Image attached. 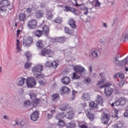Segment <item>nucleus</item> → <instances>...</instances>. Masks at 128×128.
Returning <instances> with one entry per match:
<instances>
[{"label":"nucleus","mask_w":128,"mask_h":128,"mask_svg":"<svg viewBox=\"0 0 128 128\" xmlns=\"http://www.w3.org/2000/svg\"><path fill=\"white\" fill-rule=\"evenodd\" d=\"M20 30H18L16 31V34H17V36H20Z\"/></svg>","instance_id":"69168bd1"},{"label":"nucleus","mask_w":128,"mask_h":128,"mask_svg":"<svg viewBox=\"0 0 128 128\" xmlns=\"http://www.w3.org/2000/svg\"><path fill=\"white\" fill-rule=\"evenodd\" d=\"M108 86H112V83L110 82H105L102 86H100V88H105L104 90V94L106 96L110 97L112 94V92H114V90L112 88L110 87H108Z\"/></svg>","instance_id":"7ed1b4c3"},{"label":"nucleus","mask_w":128,"mask_h":128,"mask_svg":"<svg viewBox=\"0 0 128 128\" xmlns=\"http://www.w3.org/2000/svg\"><path fill=\"white\" fill-rule=\"evenodd\" d=\"M42 34H44L42 30H36L34 31V34L37 38H40L42 36Z\"/></svg>","instance_id":"5701e85b"},{"label":"nucleus","mask_w":128,"mask_h":128,"mask_svg":"<svg viewBox=\"0 0 128 128\" xmlns=\"http://www.w3.org/2000/svg\"><path fill=\"white\" fill-rule=\"evenodd\" d=\"M16 50L18 52L20 50V40H16Z\"/></svg>","instance_id":"de8ad7c7"},{"label":"nucleus","mask_w":128,"mask_h":128,"mask_svg":"<svg viewBox=\"0 0 128 128\" xmlns=\"http://www.w3.org/2000/svg\"><path fill=\"white\" fill-rule=\"evenodd\" d=\"M122 40L123 42L128 41V34H124L122 35Z\"/></svg>","instance_id":"4c0bfd02"},{"label":"nucleus","mask_w":128,"mask_h":128,"mask_svg":"<svg viewBox=\"0 0 128 128\" xmlns=\"http://www.w3.org/2000/svg\"><path fill=\"white\" fill-rule=\"evenodd\" d=\"M94 6H96V8H100V2H98V0H96V4L94 5Z\"/></svg>","instance_id":"603ef678"},{"label":"nucleus","mask_w":128,"mask_h":128,"mask_svg":"<svg viewBox=\"0 0 128 128\" xmlns=\"http://www.w3.org/2000/svg\"><path fill=\"white\" fill-rule=\"evenodd\" d=\"M114 78H118V72L117 74H116L114 76Z\"/></svg>","instance_id":"0e129e2a"},{"label":"nucleus","mask_w":128,"mask_h":128,"mask_svg":"<svg viewBox=\"0 0 128 128\" xmlns=\"http://www.w3.org/2000/svg\"><path fill=\"white\" fill-rule=\"evenodd\" d=\"M110 114H104L102 120V124H108V122H110Z\"/></svg>","instance_id":"9b49d317"},{"label":"nucleus","mask_w":128,"mask_h":128,"mask_svg":"<svg viewBox=\"0 0 128 128\" xmlns=\"http://www.w3.org/2000/svg\"><path fill=\"white\" fill-rule=\"evenodd\" d=\"M52 13L51 11H47L46 14V18H48V20H50V18H52Z\"/></svg>","instance_id":"72a5a7b5"},{"label":"nucleus","mask_w":128,"mask_h":128,"mask_svg":"<svg viewBox=\"0 0 128 128\" xmlns=\"http://www.w3.org/2000/svg\"><path fill=\"white\" fill-rule=\"evenodd\" d=\"M44 70V66L42 65H37L32 68L33 74L36 78H44V74H37V72H42Z\"/></svg>","instance_id":"f257e3e1"},{"label":"nucleus","mask_w":128,"mask_h":128,"mask_svg":"<svg viewBox=\"0 0 128 128\" xmlns=\"http://www.w3.org/2000/svg\"><path fill=\"white\" fill-rule=\"evenodd\" d=\"M86 116L90 120V122H92L94 118V115L92 112H88V114H86Z\"/></svg>","instance_id":"4be33fe9"},{"label":"nucleus","mask_w":128,"mask_h":128,"mask_svg":"<svg viewBox=\"0 0 128 128\" xmlns=\"http://www.w3.org/2000/svg\"><path fill=\"white\" fill-rule=\"evenodd\" d=\"M119 102H120V106H124L126 102V100L124 98H120Z\"/></svg>","instance_id":"7c9ffc66"},{"label":"nucleus","mask_w":128,"mask_h":128,"mask_svg":"<svg viewBox=\"0 0 128 128\" xmlns=\"http://www.w3.org/2000/svg\"><path fill=\"white\" fill-rule=\"evenodd\" d=\"M26 84L29 88H32L36 85V79L32 77H28L26 79Z\"/></svg>","instance_id":"39448f33"},{"label":"nucleus","mask_w":128,"mask_h":128,"mask_svg":"<svg viewBox=\"0 0 128 128\" xmlns=\"http://www.w3.org/2000/svg\"><path fill=\"white\" fill-rule=\"evenodd\" d=\"M114 104L116 106H120L119 98L114 102Z\"/></svg>","instance_id":"5fc2aeb1"},{"label":"nucleus","mask_w":128,"mask_h":128,"mask_svg":"<svg viewBox=\"0 0 128 128\" xmlns=\"http://www.w3.org/2000/svg\"><path fill=\"white\" fill-rule=\"evenodd\" d=\"M24 106H32V102L30 101L27 100L24 102Z\"/></svg>","instance_id":"37998d69"},{"label":"nucleus","mask_w":128,"mask_h":128,"mask_svg":"<svg viewBox=\"0 0 128 128\" xmlns=\"http://www.w3.org/2000/svg\"><path fill=\"white\" fill-rule=\"evenodd\" d=\"M45 64L46 68L51 67L54 68H56L58 66V63H56V61H54L53 62H52L50 61H47Z\"/></svg>","instance_id":"9d476101"},{"label":"nucleus","mask_w":128,"mask_h":128,"mask_svg":"<svg viewBox=\"0 0 128 128\" xmlns=\"http://www.w3.org/2000/svg\"><path fill=\"white\" fill-rule=\"evenodd\" d=\"M118 78H124V74L118 72Z\"/></svg>","instance_id":"6e6d98bb"},{"label":"nucleus","mask_w":128,"mask_h":128,"mask_svg":"<svg viewBox=\"0 0 128 128\" xmlns=\"http://www.w3.org/2000/svg\"><path fill=\"white\" fill-rule=\"evenodd\" d=\"M26 16L24 14H20L19 15V20L20 22H24L26 20Z\"/></svg>","instance_id":"c756f323"},{"label":"nucleus","mask_w":128,"mask_h":128,"mask_svg":"<svg viewBox=\"0 0 128 128\" xmlns=\"http://www.w3.org/2000/svg\"><path fill=\"white\" fill-rule=\"evenodd\" d=\"M124 116L126 118H128V110H126V112H124Z\"/></svg>","instance_id":"bf43d9fd"},{"label":"nucleus","mask_w":128,"mask_h":128,"mask_svg":"<svg viewBox=\"0 0 128 128\" xmlns=\"http://www.w3.org/2000/svg\"><path fill=\"white\" fill-rule=\"evenodd\" d=\"M29 96L31 100H36V94L34 93H30Z\"/></svg>","instance_id":"c03bdc74"},{"label":"nucleus","mask_w":128,"mask_h":128,"mask_svg":"<svg viewBox=\"0 0 128 128\" xmlns=\"http://www.w3.org/2000/svg\"><path fill=\"white\" fill-rule=\"evenodd\" d=\"M32 66V63L29 62H26L24 64V68H30Z\"/></svg>","instance_id":"a18cd8bd"},{"label":"nucleus","mask_w":128,"mask_h":128,"mask_svg":"<svg viewBox=\"0 0 128 128\" xmlns=\"http://www.w3.org/2000/svg\"><path fill=\"white\" fill-rule=\"evenodd\" d=\"M0 4L3 6H8L10 4V2L8 0H2Z\"/></svg>","instance_id":"412c9836"},{"label":"nucleus","mask_w":128,"mask_h":128,"mask_svg":"<svg viewBox=\"0 0 128 128\" xmlns=\"http://www.w3.org/2000/svg\"><path fill=\"white\" fill-rule=\"evenodd\" d=\"M36 20L33 19L32 20H30L27 24V26L29 28L34 29L36 28L37 24Z\"/></svg>","instance_id":"6e6552de"},{"label":"nucleus","mask_w":128,"mask_h":128,"mask_svg":"<svg viewBox=\"0 0 128 128\" xmlns=\"http://www.w3.org/2000/svg\"><path fill=\"white\" fill-rule=\"evenodd\" d=\"M84 82H85V84H90V82H92V80L90 78H87L86 79H84Z\"/></svg>","instance_id":"3c124183"},{"label":"nucleus","mask_w":128,"mask_h":128,"mask_svg":"<svg viewBox=\"0 0 128 128\" xmlns=\"http://www.w3.org/2000/svg\"><path fill=\"white\" fill-rule=\"evenodd\" d=\"M102 26H104V28H108V25H106V23L102 22Z\"/></svg>","instance_id":"338daca9"},{"label":"nucleus","mask_w":128,"mask_h":128,"mask_svg":"<svg viewBox=\"0 0 128 128\" xmlns=\"http://www.w3.org/2000/svg\"><path fill=\"white\" fill-rule=\"evenodd\" d=\"M63 84H68L70 82V79L68 76L63 78L62 80Z\"/></svg>","instance_id":"a211bd4d"},{"label":"nucleus","mask_w":128,"mask_h":128,"mask_svg":"<svg viewBox=\"0 0 128 128\" xmlns=\"http://www.w3.org/2000/svg\"><path fill=\"white\" fill-rule=\"evenodd\" d=\"M47 116H48V120H50V118H52V114H48Z\"/></svg>","instance_id":"13d9d810"},{"label":"nucleus","mask_w":128,"mask_h":128,"mask_svg":"<svg viewBox=\"0 0 128 128\" xmlns=\"http://www.w3.org/2000/svg\"><path fill=\"white\" fill-rule=\"evenodd\" d=\"M128 56L120 61L118 60L120 58V55L117 54L113 58V64L116 66H120V68H122L124 66H126V64H128Z\"/></svg>","instance_id":"f03ea898"},{"label":"nucleus","mask_w":128,"mask_h":128,"mask_svg":"<svg viewBox=\"0 0 128 128\" xmlns=\"http://www.w3.org/2000/svg\"><path fill=\"white\" fill-rule=\"evenodd\" d=\"M67 116H68V118L70 120L74 116V113L72 111L69 112L67 113Z\"/></svg>","instance_id":"e433bc0d"},{"label":"nucleus","mask_w":128,"mask_h":128,"mask_svg":"<svg viewBox=\"0 0 128 128\" xmlns=\"http://www.w3.org/2000/svg\"><path fill=\"white\" fill-rule=\"evenodd\" d=\"M6 6H4L2 5V6L0 7V11L1 12H6Z\"/></svg>","instance_id":"09e8293b"},{"label":"nucleus","mask_w":128,"mask_h":128,"mask_svg":"<svg viewBox=\"0 0 128 128\" xmlns=\"http://www.w3.org/2000/svg\"><path fill=\"white\" fill-rule=\"evenodd\" d=\"M64 12H72L73 8L72 7H70V6H64Z\"/></svg>","instance_id":"c9c22d12"},{"label":"nucleus","mask_w":128,"mask_h":128,"mask_svg":"<svg viewBox=\"0 0 128 128\" xmlns=\"http://www.w3.org/2000/svg\"><path fill=\"white\" fill-rule=\"evenodd\" d=\"M68 104L63 105L60 108V110H62V112H64L66 110H68Z\"/></svg>","instance_id":"a19ab883"},{"label":"nucleus","mask_w":128,"mask_h":128,"mask_svg":"<svg viewBox=\"0 0 128 128\" xmlns=\"http://www.w3.org/2000/svg\"><path fill=\"white\" fill-rule=\"evenodd\" d=\"M64 32L65 34H70V36H72V34H74V30H72L67 27H65Z\"/></svg>","instance_id":"393cba45"},{"label":"nucleus","mask_w":128,"mask_h":128,"mask_svg":"<svg viewBox=\"0 0 128 128\" xmlns=\"http://www.w3.org/2000/svg\"><path fill=\"white\" fill-rule=\"evenodd\" d=\"M20 126H24V121H21L20 123Z\"/></svg>","instance_id":"e2e57ef3"},{"label":"nucleus","mask_w":128,"mask_h":128,"mask_svg":"<svg viewBox=\"0 0 128 128\" xmlns=\"http://www.w3.org/2000/svg\"><path fill=\"white\" fill-rule=\"evenodd\" d=\"M36 46L37 48L39 49L42 48H44V44L41 40H38L36 42Z\"/></svg>","instance_id":"473e14b6"},{"label":"nucleus","mask_w":128,"mask_h":128,"mask_svg":"<svg viewBox=\"0 0 128 128\" xmlns=\"http://www.w3.org/2000/svg\"><path fill=\"white\" fill-rule=\"evenodd\" d=\"M68 24L72 28H76V21L74 18H70L68 21Z\"/></svg>","instance_id":"ddd939ff"},{"label":"nucleus","mask_w":128,"mask_h":128,"mask_svg":"<svg viewBox=\"0 0 128 128\" xmlns=\"http://www.w3.org/2000/svg\"><path fill=\"white\" fill-rule=\"evenodd\" d=\"M80 76H82V75H80V74H78V73L75 72L72 74V80H78L80 78Z\"/></svg>","instance_id":"b1692460"},{"label":"nucleus","mask_w":128,"mask_h":128,"mask_svg":"<svg viewBox=\"0 0 128 128\" xmlns=\"http://www.w3.org/2000/svg\"><path fill=\"white\" fill-rule=\"evenodd\" d=\"M60 92L62 94H68L70 92V90L67 86H63L60 89Z\"/></svg>","instance_id":"f8f14e48"},{"label":"nucleus","mask_w":128,"mask_h":128,"mask_svg":"<svg viewBox=\"0 0 128 128\" xmlns=\"http://www.w3.org/2000/svg\"><path fill=\"white\" fill-rule=\"evenodd\" d=\"M40 98H36L32 102V106L35 107L37 104H40Z\"/></svg>","instance_id":"bb28decb"},{"label":"nucleus","mask_w":128,"mask_h":128,"mask_svg":"<svg viewBox=\"0 0 128 128\" xmlns=\"http://www.w3.org/2000/svg\"><path fill=\"white\" fill-rule=\"evenodd\" d=\"M26 79L23 78H20L17 80L18 85L20 86H24V82H26Z\"/></svg>","instance_id":"dca6fc26"},{"label":"nucleus","mask_w":128,"mask_h":128,"mask_svg":"<svg viewBox=\"0 0 128 128\" xmlns=\"http://www.w3.org/2000/svg\"><path fill=\"white\" fill-rule=\"evenodd\" d=\"M32 42H34V40L32 39V38L29 36L27 39L23 40L22 44L24 46H30Z\"/></svg>","instance_id":"423d86ee"},{"label":"nucleus","mask_w":128,"mask_h":128,"mask_svg":"<svg viewBox=\"0 0 128 128\" xmlns=\"http://www.w3.org/2000/svg\"><path fill=\"white\" fill-rule=\"evenodd\" d=\"M58 124V126H66V122L64 120H59Z\"/></svg>","instance_id":"79ce46f5"},{"label":"nucleus","mask_w":128,"mask_h":128,"mask_svg":"<svg viewBox=\"0 0 128 128\" xmlns=\"http://www.w3.org/2000/svg\"><path fill=\"white\" fill-rule=\"evenodd\" d=\"M4 120H10V118L6 115L4 116Z\"/></svg>","instance_id":"680f3d73"},{"label":"nucleus","mask_w":128,"mask_h":128,"mask_svg":"<svg viewBox=\"0 0 128 128\" xmlns=\"http://www.w3.org/2000/svg\"><path fill=\"white\" fill-rule=\"evenodd\" d=\"M38 82L40 86H44L46 82V81H44L42 80H40L38 81Z\"/></svg>","instance_id":"864d4df0"},{"label":"nucleus","mask_w":128,"mask_h":128,"mask_svg":"<svg viewBox=\"0 0 128 128\" xmlns=\"http://www.w3.org/2000/svg\"><path fill=\"white\" fill-rule=\"evenodd\" d=\"M42 32L45 36H48L50 34V28L48 26H44L42 27Z\"/></svg>","instance_id":"4468645a"},{"label":"nucleus","mask_w":128,"mask_h":128,"mask_svg":"<svg viewBox=\"0 0 128 128\" xmlns=\"http://www.w3.org/2000/svg\"><path fill=\"white\" fill-rule=\"evenodd\" d=\"M89 106L92 109H94V108H98L97 103H95L94 101H90L89 102Z\"/></svg>","instance_id":"cd10ccee"},{"label":"nucleus","mask_w":128,"mask_h":128,"mask_svg":"<svg viewBox=\"0 0 128 128\" xmlns=\"http://www.w3.org/2000/svg\"><path fill=\"white\" fill-rule=\"evenodd\" d=\"M52 100L54 102V100H56L60 99V95L58 94H54L52 96Z\"/></svg>","instance_id":"f704fd0d"},{"label":"nucleus","mask_w":128,"mask_h":128,"mask_svg":"<svg viewBox=\"0 0 128 128\" xmlns=\"http://www.w3.org/2000/svg\"><path fill=\"white\" fill-rule=\"evenodd\" d=\"M25 56L28 62H30V60H32V54L28 52H26L25 53Z\"/></svg>","instance_id":"2f4dec72"},{"label":"nucleus","mask_w":128,"mask_h":128,"mask_svg":"<svg viewBox=\"0 0 128 128\" xmlns=\"http://www.w3.org/2000/svg\"><path fill=\"white\" fill-rule=\"evenodd\" d=\"M35 16L36 18H41L44 16V12L42 10H38L36 12Z\"/></svg>","instance_id":"f3484780"},{"label":"nucleus","mask_w":128,"mask_h":128,"mask_svg":"<svg viewBox=\"0 0 128 128\" xmlns=\"http://www.w3.org/2000/svg\"><path fill=\"white\" fill-rule=\"evenodd\" d=\"M81 128H88V126H86L84 125V124H82L81 126Z\"/></svg>","instance_id":"774afa93"},{"label":"nucleus","mask_w":128,"mask_h":128,"mask_svg":"<svg viewBox=\"0 0 128 128\" xmlns=\"http://www.w3.org/2000/svg\"><path fill=\"white\" fill-rule=\"evenodd\" d=\"M30 120L33 122H36L40 118V112L38 111H34L30 116Z\"/></svg>","instance_id":"1a4fd4ad"},{"label":"nucleus","mask_w":128,"mask_h":128,"mask_svg":"<svg viewBox=\"0 0 128 128\" xmlns=\"http://www.w3.org/2000/svg\"><path fill=\"white\" fill-rule=\"evenodd\" d=\"M71 12H72V14H74L75 16H78V10L74 8H72Z\"/></svg>","instance_id":"49530a36"},{"label":"nucleus","mask_w":128,"mask_h":128,"mask_svg":"<svg viewBox=\"0 0 128 128\" xmlns=\"http://www.w3.org/2000/svg\"><path fill=\"white\" fill-rule=\"evenodd\" d=\"M82 98H83L84 100H90V95H88V94H84V96H82Z\"/></svg>","instance_id":"ea45409f"},{"label":"nucleus","mask_w":128,"mask_h":128,"mask_svg":"<svg viewBox=\"0 0 128 128\" xmlns=\"http://www.w3.org/2000/svg\"><path fill=\"white\" fill-rule=\"evenodd\" d=\"M74 70L77 72L80 76H82V74L84 72V68L80 66H76L74 67Z\"/></svg>","instance_id":"0eeeda50"},{"label":"nucleus","mask_w":128,"mask_h":128,"mask_svg":"<svg viewBox=\"0 0 128 128\" xmlns=\"http://www.w3.org/2000/svg\"><path fill=\"white\" fill-rule=\"evenodd\" d=\"M32 10V8H28L26 9V12H28V14H30Z\"/></svg>","instance_id":"4d7b16f0"},{"label":"nucleus","mask_w":128,"mask_h":128,"mask_svg":"<svg viewBox=\"0 0 128 128\" xmlns=\"http://www.w3.org/2000/svg\"><path fill=\"white\" fill-rule=\"evenodd\" d=\"M112 117L114 118H116V120H118V114H114L112 116Z\"/></svg>","instance_id":"052dcab7"},{"label":"nucleus","mask_w":128,"mask_h":128,"mask_svg":"<svg viewBox=\"0 0 128 128\" xmlns=\"http://www.w3.org/2000/svg\"><path fill=\"white\" fill-rule=\"evenodd\" d=\"M54 52L51 50L44 48L41 50V56H47L48 58H52L54 56Z\"/></svg>","instance_id":"20e7f679"},{"label":"nucleus","mask_w":128,"mask_h":128,"mask_svg":"<svg viewBox=\"0 0 128 128\" xmlns=\"http://www.w3.org/2000/svg\"><path fill=\"white\" fill-rule=\"evenodd\" d=\"M91 54L94 58H98V50H96V49L92 48L91 50Z\"/></svg>","instance_id":"a878e982"},{"label":"nucleus","mask_w":128,"mask_h":128,"mask_svg":"<svg viewBox=\"0 0 128 128\" xmlns=\"http://www.w3.org/2000/svg\"><path fill=\"white\" fill-rule=\"evenodd\" d=\"M66 114L64 112H61L57 114L56 115V120H62V118H64L66 116Z\"/></svg>","instance_id":"6ab92c4d"},{"label":"nucleus","mask_w":128,"mask_h":128,"mask_svg":"<svg viewBox=\"0 0 128 128\" xmlns=\"http://www.w3.org/2000/svg\"><path fill=\"white\" fill-rule=\"evenodd\" d=\"M53 22L56 24H60L62 22V20L60 17H57L55 20H53Z\"/></svg>","instance_id":"58836bf2"},{"label":"nucleus","mask_w":128,"mask_h":128,"mask_svg":"<svg viewBox=\"0 0 128 128\" xmlns=\"http://www.w3.org/2000/svg\"><path fill=\"white\" fill-rule=\"evenodd\" d=\"M76 126V124L74 121L70 122L66 125L68 128H74Z\"/></svg>","instance_id":"c85d7f7f"},{"label":"nucleus","mask_w":128,"mask_h":128,"mask_svg":"<svg viewBox=\"0 0 128 128\" xmlns=\"http://www.w3.org/2000/svg\"><path fill=\"white\" fill-rule=\"evenodd\" d=\"M115 128H122V124L120 123L116 124L114 125Z\"/></svg>","instance_id":"8fccbe9b"},{"label":"nucleus","mask_w":128,"mask_h":128,"mask_svg":"<svg viewBox=\"0 0 128 128\" xmlns=\"http://www.w3.org/2000/svg\"><path fill=\"white\" fill-rule=\"evenodd\" d=\"M96 102L98 104H100V106H104L103 101H102V98L100 94L97 95V96L95 100Z\"/></svg>","instance_id":"2eb2a0df"},{"label":"nucleus","mask_w":128,"mask_h":128,"mask_svg":"<svg viewBox=\"0 0 128 128\" xmlns=\"http://www.w3.org/2000/svg\"><path fill=\"white\" fill-rule=\"evenodd\" d=\"M66 36L57 37L56 38V42L62 44V42H66Z\"/></svg>","instance_id":"aec40b11"}]
</instances>
